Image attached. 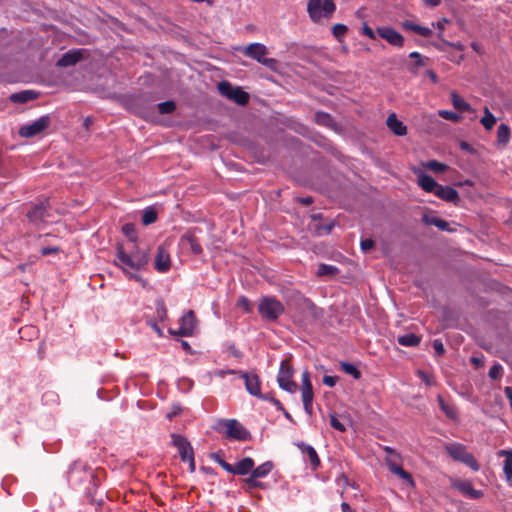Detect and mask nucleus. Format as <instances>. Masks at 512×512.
Listing matches in <instances>:
<instances>
[{
    "label": "nucleus",
    "instance_id": "33",
    "mask_svg": "<svg viewBox=\"0 0 512 512\" xmlns=\"http://www.w3.org/2000/svg\"><path fill=\"white\" fill-rule=\"evenodd\" d=\"M274 465L271 461H267L257 468L252 469V474L254 478H263L266 477L273 469Z\"/></svg>",
    "mask_w": 512,
    "mask_h": 512
},
{
    "label": "nucleus",
    "instance_id": "54",
    "mask_svg": "<svg viewBox=\"0 0 512 512\" xmlns=\"http://www.w3.org/2000/svg\"><path fill=\"white\" fill-rule=\"evenodd\" d=\"M374 245H375V242L370 238H367V239H364L361 241V249L364 252L371 250L374 247Z\"/></svg>",
    "mask_w": 512,
    "mask_h": 512
},
{
    "label": "nucleus",
    "instance_id": "35",
    "mask_svg": "<svg viewBox=\"0 0 512 512\" xmlns=\"http://www.w3.org/2000/svg\"><path fill=\"white\" fill-rule=\"evenodd\" d=\"M437 400L440 409L445 413V415L450 419H455L457 416L456 409L453 406L448 405L440 395L437 397Z\"/></svg>",
    "mask_w": 512,
    "mask_h": 512
},
{
    "label": "nucleus",
    "instance_id": "13",
    "mask_svg": "<svg viewBox=\"0 0 512 512\" xmlns=\"http://www.w3.org/2000/svg\"><path fill=\"white\" fill-rule=\"evenodd\" d=\"M240 378L244 380L245 388L249 394L262 400H267L268 396L261 393V381L254 372H239Z\"/></svg>",
    "mask_w": 512,
    "mask_h": 512
},
{
    "label": "nucleus",
    "instance_id": "64",
    "mask_svg": "<svg viewBox=\"0 0 512 512\" xmlns=\"http://www.w3.org/2000/svg\"><path fill=\"white\" fill-rule=\"evenodd\" d=\"M383 450L387 453V456H393L396 459H400V455L395 449L389 446H384Z\"/></svg>",
    "mask_w": 512,
    "mask_h": 512
},
{
    "label": "nucleus",
    "instance_id": "62",
    "mask_svg": "<svg viewBox=\"0 0 512 512\" xmlns=\"http://www.w3.org/2000/svg\"><path fill=\"white\" fill-rule=\"evenodd\" d=\"M219 465L228 473L234 474V465L229 464L225 460L219 461Z\"/></svg>",
    "mask_w": 512,
    "mask_h": 512
},
{
    "label": "nucleus",
    "instance_id": "2",
    "mask_svg": "<svg viewBox=\"0 0 512 512\" xmlns=\"http://www.w3.org/2000/svg\"><path fill=\"white\" fill-rule=\"evenodd\" d=\"M68 479L73 484L88 483L85 489L91 493L92 489L96 488L99 484L98 475L86 465L73 464L68 472Z\"/></svg>",
    "mask_w": 512,
    "mask_h": 512
},
{
    "label": "nucleus",
    "instance_id": "12",
    "mask_svg": "<svg viewBox=\"0 0 512 512\" xmlns=\"http://www.w3.org/2000/svg\"><path fill=\"white\" fill-rule=\"evenodd\" d=\"M197 326V319L193 310L187 311L180 319L178 330L169 329L171 335L190 337L194 334Z\"/></svg>",
    "mask_w": 512,
    "mask_h": 512
},
{
    "label": "nucleus",
    "instance_id": "30",
    "mask_svg": "<svg viewBox=\"0 0 512 512\" xmlns=\"http://www.w3.org/2000/svg\"><path fill=\"white\" fill-rule=\"evenodd\" d=\"M402 27L406 30L413 31L423 37H430L432 35V30L428 27L420 26L410 21H405L402 23Z\"/></svg>",
    "mask_w": 512,
    "mask_h": 512
},
{
    "label": "nucleus",
    "instance_id": "41",
    "mask_svg": "<svg viewBox=\"0 0 512 512\" xmlns=\"http://www.w3.org/2000/svg\"><path fill=\"white\" fill-rule=\"evenodd\" d=\"M314 119L317 124L322 126H330L333 122L330 114L322 111L317 112L314 116Z\"/></svg>",
    "mask_w": 512,
    "mask_h": 512
},
{
    "label": "nucleus",
    "instance_id": "5",
    "mask_svg": "<svg viewBox=\"0 0 512 512\" xmlns=\"http://www.w3.org/2000/svg\"><path fill=\"white\" fill-rule=\"evenodd\" d=\"M336 10L333 0H308L307 13L314 23H319L322 18L330 19Z\"/></svg>",
    "mask_w": 512,
    "mask_h": 512
},
{
    "label": "nucleus",
    "instance_id": "51",
    "mask_svg": "<svg viewBox=\"0 0 512 512\" xmlns=\"http://www.w3.org/2000/svg\"><path fill=\"white\" fill-rule=\"evenodd\" d=\"M330 424L334 429L340 432H344L346 430L345 425L339 421L335 415H331Z\"/></svg>",
    "mask_w": 512,
    "mask_h": 512
},
{
    "label": "nucleus",
    "instance_id": "59",
    "mask_svg": "<svg viewBox=\"0 0 512 512\" xmlns=\"http://www.w3.org/2000/svg\"><path fill=\"white\" fill-rule=\"evenodd\" d=\"M443 44L448 47H452L458 51H463L465 46L461 42H449L447 40H443Z\"/></svg>",
    "mask_w": 512,
    "mask_h": 512
},
{
    "label": "nucleus",
    "instance_id": "1",
    "mask_svg": "<svg viewBox=\"0 0 512 512\" xmlns=\"http://www.w3.org/2000/svg\"><path fill=\"white\" fill-rule=\"evenodd\" d=\"M114 264L122 269L129 278L135 279L136 281L141 280L139 276L131 271H139L145 266L142 265V261L140 259L137 257L134 258L129 252H127L122 243H118L116 245V259Z\"/></svg>",
    "mask_w": 512,
    "mask_h": 512
},
{
    "label": "nucleus",
    "instance_id": "38",
    "mask_svg": "<svg viewBox=\"0 0 512 512\" xmlns=\"http://www.w3.org/2000/svg\"><path fill=\"white\" fill-rule=\"evenodd\" d=\"M423 166L426 168V169H429L435 173H442V172H445L447 169H448V166L441 163V162H438L436 160H430V161H427L425 163H423Z\"/></svg>",
    "mask_w": 512,
    "mask_h": 512
},
{
    "label": "nucleus",
    "instance_id": "58",
    "mask_svg": "<svg viewBox=\"0 0 512 512\" xmlns=\"http://www.w3.org/2000/svg\"><path fill=\"white\" fill-rule=\"evenodd\" d=\"M362 32L365 36H367L369 39L371 40H375L376 39V34L375 32L373 31V29L371 27H369L367 24H364L363 28H362Z\"/></svg>",
    "mask_w": 512,
    "mask_h": 512
},
{
    "label": "nucleus",
    "instance_id": "36",
    "mask_svg": "<svg viewBox=\"0 0 512 512\" xmlns=\"http://www.w3.org/2000/svg\"><path fill=\"white\" fill-rule=\"evenodd\" d=\"M129 253L134 257L138 258L142 261V265L146 266V264L149 262L150 256L149 252L147 250H141L139 249L135 244H133L132 249L129 251Z\"/></svg>",
    "mask_w": 512,
    "mask_h": 512
},
{
    "label": "nucleus",
    "instance_id": "61",
    "mask_svg": "<svg viewBox=\"0 0 512 512\" xmlns=\"http://www.w3.org/2000/svg\"><path fill=\"white\" fill-rule=\"evenodd\" d=\"M435 227H437L441 231H449L450 230L449 224L441 218L438 219Z\"/></svg>",
    "mask_w": 512,
    "mask_h": 512
},
{
    "label": "nucleus",
    "instance_id": "57",
    "mask_svg": "<svg viewBox=\"0 0 512 512\" xmlns=\"http://www.w3.org/2000/svg\"><path fill=\"white\" fill-rule=\"evenodd\" d=\"M337 379V376L325 375L322 381L324 385L328 387H334L336 385Z\"/></svg>",
    "mask_w": 512,
    "mask_h": 512
},
{
    "label": "nucleus",
    "instance_id": "34",
    "mask_svg": "<svg viewBox=\"0 0 512 512\" xmlns=\"http://www.w3.org/2000/svg\"><path fill=\"white\" fill-rule=\"evenodd\" d=\"M496 117L490 112L488 107L484 108V116L481 118L480 123L486 130H491L496 124Z\"/></svg>",
    "mask_w": 512,
    "mask_h": 512
},
{
    "label": "nucleus",
    "instance_id": "17",
    "mask_svg": "<svg viewBox=\"0 0 512 512\" xmlns=\"http://www.w3.org/2000/svg\"><path fill=\"white\" fill-rule=\"evenodd\" d=\"M400 461L401 458L396 459L393 456H386L385 458V463L393 474H396L401 479L409 482L410 484H413L414 481L412 475L402 468V466L400 465Z\"/></svg>",
    "mask_w": 512,
    "mask_h": 512
},
{
    "label": "nucleus",
    "instance_id": "31",
    "mask_svg": "<svg viewBox=\"0 0 512 512\" xmlns=\"http://www.w3.org/2000/svg\"><path fill=\"white\" fill-rule=\"evenodd\" d=\"M451 102L453 107L460 112H471L472 108L461 96L456 92L451 93Z\"/></svg>",
    "mask_w": 512,
    "mask_h": 512
},
{
    "label": "nucleus",
    "instance_id": "63",
    "mask_svg": "<svg viewBox=\"0 0 512 512\" xmlns=\"http://www.w3.org/2000/svg\"><path fill=\"white\" fill-rule=\"evenodd\" d=\"M181 413V408L179 406H175L167 413V418L172 420L174 417L178 416Z\"/></svg>",
    "mask_w": 512,
    "mask_h": 512
},
{
    "label": "nucleus",
    "instance_id": "28",
    "mask_svg": "<svg viewBox=\"0 0 512 512\" xmlns=\"http://www.w3.org/2000/svg\"><path fill=\"white\" fill-rule=\"evenodd\" d=\"M510 138V127L505 123H501L497 128V145L502 148L506 147L510 141Z\"/></svg>",
    "mask_w": 512,
    "mask_h": 512
},
{
    "label": "nucleus",
    "instance_id": "46",
    "mask_svg": "<svg viewBox=\"0 0 512 512\" xmlns=\"http://www.w3.org/2000/svg\"><path fill=\"white\" fill-rule=\"evenodd\" d=\"M156 315L160 321H164L167 318V309L162 299L156 300Z\"/></svg>",
    "mask_w": 512,
    "mask_h": 512
},
{
    "label": "nucleus",
    "instance_id": "22",
    "mask_svg": "<svg viewBox=\"0 0 512 512\" xmlns=\"http://www.w3.org/2000/svg\"><path fill=\"white\" fill-rule=\"evenodd\" d=\"M297 446L301 452L307 456L312 469H318L320 467L321 461L316 450L311 445L305 443H299Z\"/></svg>",
    "mask_w": 512,
    "mask_h": 512
},
{
    "label": "nucleus",
    "instance_id": "25",
    "mask_svg": "<svg viewBox=\"0 0 512 512\" xmlns=\"http://www.w3.org/2000/svg\"><path fill=\"white\" fill-rule=\"evenodd\" d=\"M499 457H504L503 472L508 483H512V450H499Z\"/></svg>",
    "mask_w": 512,
    "mask_h": 512
},
{
    "label": "nucleus",
    "instance_id": "43",
    "mask_svg": "<svg viewBox=\"0 0 512 512\" xmlns=\"http://www.w3.org/2000/svg\"><path fill=\"white\" fill-rule=\"evenodd\" d=\"M157 107L160 114H171L176 110V104L172 100L161 102Z\"/></svg>",
    "mask_w": 512,
    "mask_h": 512
},
{
    "label": "nucleus",
    "instance_id": "4",
    "mask_svg": "<svg viewBox=\"0 0 512 512\" xmlns=\"http://www.w3.org/2000/svg\"><path fill=\"white\" fill-rule=\"evenodd\" d=\"M242 53L257 61L258 63L266 66L267 68H269L270 70L272 71H277L278 70V67H279V62L278 60L274 59V58H267L266 55L268 54V49L267 47L262 44V43H258V42H255V43H251L249 44L248 46L244 47L242 49Z\"/></svg>",
    "mask_w": 512,
    "mask_h": 512
},
{
    "label": "nucleus",
    "instance_id": "19",
    "mask_svg": "<svg viewBox=\"0 0 512 512\" xmlns=\"http://www.w3.org/2000/svg\"><path fill=\"white\" fill-rule=\"evenodd\" d=\"M433 193L441 200L455 205H458L460 201L458 191L450 186H443L439 184Z\"/></svg>",
    "mask_w": 512,
    "mask_h": 512
},
{
    "label": "nucleus",
    "instance_id": "47",
    "mask_svg": "<svg viewBox=\"0 0 512 512\" xmlns=\"http://www.w3.org/2000/svg\"><path fill=\"white\" fill-rule=\"evenodd\" d=\"M348 28L344 24H335L332 26V33L335 36V38L339 41H341V38L345 36L347 33Z\"/></svg>",
    "mask_w": 512,
    "mask_h": 512
},
{
    "label": "nucleus",
    "instance_id": "39",
    "mask_svg": "<svg viewBox=\"0 0 512 512\" xmlns=\"http://www.w3.org/2000/svg\"><path fill=\"white\" fill-rule=\"evenodd\" d=\"M340 367L342 371L351 375L354 379L358 380L361 378V372L351 363L341 362Z\"/></svg>",
    "mask_w": 512,
    "mask_h": 512
},
{
    "label": "nucleus",
    "instance_id": "8",
    "mask_svg": "<svg viewBox=\"0 0 512 512\" xmlns=\"http://www.w3.org/2000/svg\"><path fill=\"white\" fill-rule=\"evenodd\" d=\"M294 369L289 359H284L279 368L277 382L281 389L295 393L298 389V384L293 380Z\"/></svg>",
    "mask_w": 512,
    "mask_h": 512
},
{
    "label": "nucleus",
    "instance_id": "3",
    "mask_svg": "<svg viewBox=\"0 0 512 512\" xmlns=\"http://www.w3.org/2000/svg\"><path fill=\"white\" fill-rule=\"evenodd\" d=\"M284 311V305L274 296H264L258 302V313L265 321L276 322Z\"/></svg>",
    "mask_w": 512,
    "mask_h": 512
},
{
    "label": "nucleus",
    "instance_id": "52",
    "mask_svg": "<svg viewBox=\"0 0 512 512\" xmlns=\"http://www.w3.org/2000/svg\"><path fill=\"white\" fill-rule=\"evenodd\" d=\"M433 348L437 355L442 356L445 353V348L441 340L435 339L433 341Z\"/></svg>",
    "mask_w": 512,
    "mask_h": 512
},
{
    "label": "nucleus",
    "instance_id": "16",
    "mask_svg": "<svg viewBox=\"0 0 512 512\" xmlns=\"http://www.w3.org/2000/svg\"><path fill=\"white\" fill-rule=\"evenodd\" d=\"M376 32L379 37L386 40L390 45L398 48H402L404 46V37L392 27L381 26L377 28Z\"/></svg>",
    "mask_w": 512,
    "mask_h": 512
},
{
    "label": "nucleus",
    "instance_id": "53",
    "mask_svg": "<svg viewBox=\"0 0 512 512\" xmlns=\"http://www.w3.org/2000/svg\"><path fill=\"white\" fill-rule=\"evenodd\" d=\"M147 324L151 327V329L159 336L163 337V330L162 328L152 319L147 320Z\"/></svg>",
    "mask_w": 512,
    "mask_h": 512
},
{
    "label": "nucleus",
    "instance_id": "50",
    "mask_svg": "<svg viewBox=\"0 0 512 512\" xmlns=\"http://www.w3.org/2000/svg\"><path fill=\"white\" fill-rule=\"evenodd\" d=\"M501 372H502V366L500 364H494L490 369H489V377L491 379H499L501 377Z\"/></svg>",
    "mask_w": 512,
    "mask_h": 512
},
{
    "label": "nucleus",
    "instance_id": "21",
    "mask_svg": "<svg viewBox=\"0 0 512 512\" xmlns=\"http://www.w3.org/2000/svg\"><path fill=\"white\" fill-rule=\"evenodd\" d=\"M84 58V50L77 49L65 53L58 61V67H69L77 64Z\"/></svg>",
    "mask_w": 512,
    "mask_h": 512
},
{
    "label": "nucleus",
    "instance_id": "29",
    "mask_svg": "<svg viewBox=\"0 0 512 512\" xmlns=\"http://www.w3.org/2000/svg\"><path fill=\"white\" fill-rule=\"evenodd\" d=\"M38 97V93L33 90H24L14 93L10 96V100L14 103H26Z\"/></svg>",
    "mask_w": 512,
    "mask_h": 512
},
{
    "label": "nucleus",
    "instance_id": "49",
    "mask_svg": "<svg viewBox=\"0 0 512 512\" xmlns=\"http://www.w3.org/2000/svg\"><path fill=\"white\" fill-rule=\"evenodd\" d=\"M237 306L242 308L246 313H250L252 311V305L250 300L245 297L241 296L237 301Z\"/></svg>",
    "mask_w": 512,
    "mask_h": 512
},
{
    "label": "nucleus",
    "instance_id": "9",
    "mask_svg": "<svg viewBox=\"0 0 512 512\" xmlns=\"http://www.w3.org/2000/svg\"><path fill=\"white\" fill-rule=\"evenodd\" d=\"M218 90L222 96L234 101L239 105H246L249 101V94L240 87H233L228 81H222L218 84Z\"/></svg>",
    "mask_w": 512,
    "mask_h": 512
},
{
    "label": "nucleus",
    "instance_id": "56",
    "mask_svg": "<svg viewBox=\"0 0 512 512\" xmlns=\"http://www.w3.org/2000/svg\"><path fill=\"white\" fill-rule=\"evenodd\" d=\"M438 219H439V217L428 215V214H424L423 217H422V221L426 225H433V226H436V223H437Z\"/></svg>",
    "mask_w": 512,
    "mask_h": 512
},
{
    "label": "nucleus",
    "instance_id": "7",
    "mask_svg": "<svg viewBox=\"0 0 512 512\" xmlns=\"http://www.w3.org/2000/svg\"><path fill=\"white\" fill-rule=\"evenodd\" d=\"M445 449L453 460L464 463L475 472L480 469V465L478 464L473 454L469 453L463 444L452 443L447 445Z\"/></svg>",
    "mask_w": 512,
    "mask_h": 512
},
{
    "label": "nucleus",
    "instance_id": "32",
    "mask_svg": "<svg viewBox=\"0 0 512 512\" xmlns=\"http://www.w3.org/2000/svg\"><path fill=\"white\" fill-rule=\"evenodd\" d=\"M421 339L413 333H407L398 337V343L406 347H415L420 343Z\"/></svg>",
    "mask_w": 512,
    "mask_h": 512
},
{
    "label": "nucleus",
    "instance_id": "27",
    "mask_svg": "<svg viewBox=\"0 0 512 512\" xmlns=\"http://www.w3.org/2000/svg\"><path fill=\"white\" fill-rule=\"evenodd\" d=\"M253 468L254 460L250 457H245L234 465V475L251 474Z\"/></svg>",
    "mask_w": 512,
    "mask_h": 512
},
{
    "label": "nucleus",
    "instance_id": "55",
    "mask_svg": "<svg viewBox=\"0 0 512 512\" xmlns=\"http://www.w3.org/2000/svg\"><path fill=\"white\" fill-rule=\"evenodd\" d=\"M417 374L421 378V380L424 381L428 386L433 385V383H434L433 378L430 375H428L426 372H424L422 370H418Z\"/></svg>",
    "mask_w": 512,
    "mask_h": 512
},
{
    "label": "nucleus",
    "instance_id": "14",
    "mask_svg": "<svg viewBox=\"0 0 512 512\" xmlns=\"http://www.w3.org/2000/svg\"><path fill=\"white\" fill-rule=\"evenodd\" d=\"M172 445L178 450L180 459L182 462H186L187 459L194 456V450L191 443L180 434H171Z\"/></svg>",
    "mask_w": 512,
    "mask_h": 512
},
{
    "label": "nucleus",
    "instance_id": "24",
    "mask_svg": "<svg viewBox=\"0 0 512 512\" xmlns=\"http://www.w3.org/2000/svg\"><path fill=\"white\" fill-rule=\"evenodd\" d=\"M387 127L397 136H404L407 134V127L402 121L398 120L395 113H391L386 120Z\"/></svg>",
    "mask_w": 512,
    "mask_h": 512
},
{
    "label": "nucleus",
    "instance_id": "60",
    "mask_svg": "<svg viewBox=\"0 0 512 512\" xmlns=\"http://www.w3.org/2000/svg\"><path fill=\"white\" fill-rule=\"evenodd\" d=\"M60 251V249L58 247H43L41 249V255L42 256H47V255H50V254H56Z\"/></svg>",
    "mask_w": 512,
    "mask_h": 512
},
{
    "label": "nucleus",
    "instance_id": "18",
    "mask_svg": "<svg viewBox=\"0 0 512 512\" xmlns=\"http://www.w3.org/2000/svg\"><path fill=\"white\" fill-rule=\"evenodd\" d=\"M171 267V259L168 251L163 245L158 246L155 255V269L158 272H167Z\"/></svg>",
    "mask_w": 512,
    "mask_h": 512
},
{
    "label": "nucleus",
    "instance_id": "48",
    "mask_svg": "<svg viewBox=\"0 0 512 512\" xmlns=\"http://www.w3.org/2000/svg\"><path fill=\"white\" fill-rule=\"evenodd\" d=\"M244 483L250 489H263L264 488V484L262 482L258 481V478H254L252 473L250 474V476L248 478L244 479Z\"/></svg>",
    "mask_w": 512,
    "mask_h": 512
},
{
    "label": "nucleus",
    "instance_id": "37",
    "mask_svg": "<svg viewBox=\"0 0 512 512\" xmlns=\"http://www.w3.org/2000/svg\"><path fill=\"white\" fill-rule=\"evenodd\" d=\"M339 269L336 266L328 265V264H320L317 269V275L320 277L323 276H333L338 273Z\"/></svg>",
    "mask_w": 512,
    "mask_h": 512
},
{
    "label": "nucleus",
    "instance_id": "6",
    "mask_svg": "<svg viewBox=\"0 0 512 512\" xmlns=\"http://www.w3.org/2000/svg\"><path fill=\"white\" fill-rule=\"evenodd\" d=\"M216 430L226 438L245 441L250 434L245 427L235 419H225L218 422Z\"/></svg>",
    "mask_w": 512,
    "mask_h": 512
},
{
    "label": "nucleus",
    "instance_id": "15",
    "mask_svg": "<svg viewBox=\"0 0 512 512\" xmlns=\"http://www.w3.org/2000/svg\"><path fill=\"white\" fill-rule=\"evenodd\" d=\"M195 230H188L184 233L180 240L179 245L186 250H189L194 255H200L203 252L202 246L200 244L199 239L195 235Z\"/></svg>",
    "mask_w": 512,
    "mask_h": 512
},
{
    "label": "nucleus",
    "instance_id": "42",
    "mask_svg": "<svg viewBox=\"0 0 512 512\" xmlns=\"http://www.w3.org/2000/svg\"><path fill=\"white\" fill-rule=\"evenodd\" d=\"M157 220V212L154 208H147L143 212L142 223L144 225H150Z\"/></svg>",
    "mask_w": 512,
    "mask_h": 512
},
{
    "label": "nucleus",
    "instance_id": "23",
    "mask_svg": "<svg viewBox=\"0 0 512 512\" xmlns=\"http://www.w3.org/2000/svg\"><path fill=\"white\" fill-rule=\"evenodd\" d=\"M47 211V203L40 202L32 207V209L27 213V217L32 222L43 221L46 217H48Z\"/></svg>",
    "mask_w": 512,
    "mask_h": 512
},
{
    "label": "nucleus",
    "instance_id": "44",
    "mask_svg": "<svg viewBox=\"0 0 512 512\" xmlns=\"http://www.w3.org/2000/svg\"><path fill=\"white\" fill-rule=\"evenodd\" d=\"M123 234L131 241L133 244H136L137 234L133 224L127 223L122 227Z\"/></svg>",
    "mask_w": 512,
    "mask_h": 512
},
{
    "label": "nucleus",
    "instance_id": "45",
    "mask_svg": "<svg viewBox=\"0 0 512 512\" xmlns=\"http://www.w3.org/2000/svg\"><path fill=\"white\" fill-rule=\"evenodd\" d=\"M438 115L445 120H449V121L456 122V123L460 122L462 119L460 114L455 113L450 110H439Z\"/></svg>",
    "mask_w": 512,
    "mask_h": 512
},
{
    "label": "nucleus",
    "instance_id": "11",
    "mask_svg": "<svg viewBox=\"0 0 512 512\" xmlns=\"http://www.w3.org/2000/svg\"><path fill=\"white\" fill-rule=\"evenodd\" d=\"M301 397L304 411L308 415L313 413L314 392L308 370H304L301 375Z\"/></svg>",
    "mask_w": 512,
    "mask_h": 512
},
{
    "label": "nucleus",
    "instance_id": "20",
    "mask_svg": "<svg viewBox=\"0 0 512 512\" xmlns=\"http://www.w3.org/2000/svg\"><path fill=\"white\" fill-rule=\"evenodd\" d=\"M453 486L470 499H480L484 495L481 490H476L469 480H459Z\"/></svg>",
    "mask_w": 512,
    "mask_h": 512
},
{
    "label": "nucleus",
    "instance_id": "26",
    "mask_svg": "<svg viewBox=\"0 0 512 512\" xmlns=\"http://www.w3.org/2000/svg\"><path fill=\"white\" fill-rule=\"evenodd\" d=\"M415 173L418 176V181H417L418 185L425 192L433 193L436 190L439 183H437L430 175L425 174L423 172L417 173L416 171H415Z\"/></svg>",
    "mask_w": 512,
    "mask_h": 512
},
{
    "label": "nucleus",
    "instance_id": "10",
    "mask_svg": "<svg viewBox=\"0 0 512 512\" xmlns=\"http://www.w3.org/2000/svg\"><path fill=\"white\" fill-rule=\"evenodd\" d=\"M50 124V116L43 115L32 123L22 125L18 130V134L23 138H32L46 130Z\"/></svg>",
    "mask_w": 512,
    "mask_h": 512
},
{
    "label": "nucleus",
    "instance_id": "40",
    "mask_svg": "<svg viewBox=\"0 0 512 512\" xmlns=\"http://www.w3.org/2000/svg\"><path fill=\"white\" fill-rule=\"evenodd\" d=\"M409 57L412 58V59H415V63L413 65V67L409 69L413 73H416V68L425 66L426 65V61L428 60L427 57L422 56L420 53H418L416 51L415 52H411L409 54Z\"/></svg>",
    "mask_w": 512,
    "mask_h": 512
}]
</instances>
